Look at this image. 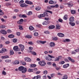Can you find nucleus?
Listing matches in <instances>:
<instances>
[{
	"instance_id": "64",
	"label": "nucleus",
	"mask_w": 79,
	"mask_h": 79,
	"mask_svg": "<svg viewBox=\"0 0 79 79\" xmlns=\"http://www.w3.org/2000/svg\"><path fill=\"white\" fill-rule=\"evenodd\" d=\"M58 59H59V60H61V56H58Z\"/></svg>"
},
{
	"instance_id": "6",
	"label": "nucleus",
	"mask_w": 79,
	"mask_h": 79,
	"mask_svg": "<svg viewBox=\"0 0 79 79\" xmlns=\"http://www.w3.org/2000/svg\"><path fill=\"white\" fill-rule=\"evenodd\" d=\"M49 45L51 47H54L55 46V43L53 42H51L49 44Z\"/></svg>"
},
{
	"instance_id": "46",
	"label": "nucleus",
	"mask_w": 79,
	"mask_h": 79,
	"mask_svg": "<svg viewBox=\"0 0 79 79\" xmlns=\"http://www.w3.org/2000/svg\"><path fill=\"white\" fill-rule=\"evenodd\" d=\"M28 44L29 45H33L34 43L32 42V41H30L28 43Z\"/></svg>"
},
{
	"instance_id": "38",
	"label": "nucleus",
	"mask_w": 79,
	"mask_h": 79,
	"mask_svg": "<svg viewBox=\"0 0 79 79\" xmlns=\"http://www.w3.org/2000/svg\"><path fill=\"white\" fill-rule=\"evenodd\" d=\"M2 51L3 53H4V52H6V49L5 48H2Z\"/></svg>"
},
{
	"instance_id": "42",
	"label": "nucleus",
	"mask_w": 79,
	"mask_h": 79,
	"mask_svg": "<svg viewBox=\"0 0 79 79\" xmlns=\"http://www.w3.org/2000/svg\"><path fill=\"white\" fill-rule=\"evenodd\" d=\"M48 56L51 58H55V56H53L50 55H48Z\"/></svg>"
},
{
	"instance_id": "63",
	"label": "nucleus",
	"mask_w": 79,
	"mask_h": 79,
	"mask_svg": "<svg viewBox=\"0 0 79 79\" xmlns=\"http://www.w3.org/2000/svg\"><path fill=\"white\" fill-rule=\"evenodd\" d=\"M22 63L23 65H26V63L25 62H23Z\"/></svg>"
},
{
	"instance_id": "25",
	"label": "nucleus",
	"mask_w": 79,
	"mask_h": 79,
	"mask_svg": "<svg viewBox=\"0 0 79 79\" xmlns=\"http://www.w3.org/2000/svg\"><path fill=\"white\" fill-rule=\"evenodd\" d=\"M43 14L44 15V17L45 16L46 17H48V16H48V13H47L46 12H44L43 13Z\"/></svg>"
},
{
	"instance_id": "26",
	"label": "nucleus",
	"mask_w": 79,
	"mask_h": 79,
	"mask_svg": "<svg viewBox=\"0 0 79 79\" xmlns=\"http://www.w3.org/2000/svg\"><path fill=\"white\" fill-rule=\"evenodd\" d=\"M64 41L65 42H70L71 40L69 39H65V40H64Z\"/></svg>"
},
{
	"instance_id": "5",
	"label": "nucleus",
	"mask_w": 79,
	"mask_h": 79,
	"mask_svg": "<svg viewBox=\"0 0 79 79\" xmlns=\"http://www.w3.org/2000/svg\"><path fill=\"white\" fill-rule=\"evenodd\" d=\"M69 66V64H64L63 66V68H64L65 69H66V68H67Z\"/></svg>"
},
{
	"instance_id": "19",
	"label": "nucleus",
	"mask_w": 79,
	"mask_h": 79,
	"mask_svg": "<svg viewBox=\"0 0 79 79\" xmlns=\"http://www.w3.org/2000/svg\"><path fill=\"white\" fill-rule=\"evenodd\" d=\"M19 64V60H15L14 62V64Z\"/></svg>"
},
{
	"instance_id": "11",
	"label": "nucleus",
	"mask_w": 79,
	"mask_h": 79,
	"mask_svg": "<svg viewBox=\"0 0 79 79\" xmlns=\"http://www.w3.org/2000/svg\"><path fill=\"white\" fill-rule=\"evenodd\" d=\"M49 21H45L43 23V25H47L49 24Z\"/></svg>"
},
{
	"instance_id": "7",
	"label": "nucleus",
	"mask_w": 79,
	"mask_h": 79,
	"mask_svg": "<svg viewBox=\"0 0 79 79\" xmlns=\"http://www.w3.org/2000/svg\"><path fill=\"white\" fill-rule=\"evenodd\" d=\"M57 35L60 37H63L64 36V35L61 33H59L57 34Z\"/></svg>"
},
{
	"instance_id": "16",
	"label": "nucleus",
	"mask_w": 79,
	"mask_h": 79,
	"mask_svg": "<svg viewBox=\"0 0 79 79\" xmlns=\"http://www.w3.org/2000/svg\"><path fill=\"white\" fill-rule=\"evenodd\" d=\"M20 6H21V7H27V5L25 3L22 4L20 5Z\"/></svg>"
},
{
	"instance_id": "9",
	"label": "nucleus",
	"mask_w": 79,
	"mask_h": 79,
	"mask_svg": "<svg viewBox=\"0 0 79 79\" xmlns=\"http://www.w3.org/2000/svg\"><path fill=\"white\" fill-rule=\"evenodd\" d=\"M24 60L25 61H28V62H31V59L28 57L25 58Z\"/></svg>"
},
{
	"instance_id": "47",
	"label": "nucleus",
	"mask_w": 79,
	"mask_h": 79,
	"mask_svg": "<svg viewBox=\"0 0 79 79\" xmlns=\"http://www.w3.org/2000/svg\"><path fill=\"white\" fill-rule=\"evenodd\" d=\"M31 66L33 68H35L36 66V65L35 64H31Z\"/></svg>"
},
{
	"instance_id": "1",
	"label": "nucleus",
	"mask_w": 79,
	"mask_h": 79,
	"mask_svg": "<svg viewBox=\"0 0 79 79\" xmlns=\"http://www.w3.org/2000/svg\"><path fill=\"white\" fill-rule=\"evenodd\" d=\"M18 69L20 71H22V73H25L27 72V68L23 66L19 67Z\"/></svg>"
},
{
	"instance_id": "61",
	"label": "nucleus",
	"mask_w": 79,
	"mask_h": 79,
	"mask_svg": "<svg viewBox=\"0 0 79 79\" xmlns=\"http://www.w3.org/2000/svg\"><path fill=\"white\" fill-rule=\"evenodd\" d=\"M24 3V0H22L19 2V3L20 4H21V3Z\"/></svg>"
},
{
	"instance_id": "28",
	"label": "nucleus",
	"mask_w": 79,
	"mask_h": 79,
	"mask_svg": "<svg viewBox=\"0 0 79 79\" xmlns=\"http://www.w3.org/2000/svg\"><path fill=\"white\" fill-rule=\"evenodd\" d=\"M65 63V62H64V61H60L59 63V64H64Z\"/></svg>"
},
{
	"instance_id": "41",
	"label": "nucleus",
	"mask_w": 79,
	"mask_h": 79,
	"mask_svg": "<svg viewBox=\"0 0 79 79\" xmlns=\"http://www.w3.org/2000/svg\"><path fill=\"white\" fill-rule=\"evenodd\" d=\"M44 34H49L50 33L48 31H45L44 32Z\"/></svg>"
},
{
	"instance_id": "40",
	"label": "nucleus",
	"mask_w": 79,
	"mask_h": 79,
	"mask_svg": "<svg viewBox=\"0 0 79 79\" xmlns=\"http://www.w3.org/2000/svg\"><path fill=\"white\" fill-rule=\"evenodd\" d=\"M17 39H14L13 40V42H14V43H16V42H17Z\"/></svg>"
},
{
	"instance_id": "37",
	"label": "nucleus",
	"mask_w": 79,
	"mask_h": 79,
	"mask_svg": "<svg viewBox=\"0 0 79 79\" xmlns=\"http://www.w3.org/2000/svg\"><path fill=\"white\" fill-rule=\"evenodd\" d=\"M19 29H20V30H23V28L22 26H21V25H19Z\"/></svg>"
},
{
	"instance_id": "3",
	"label": "nucleus",
	"mask_w": 79,
	"mask_h": 79,
	"mask_svg": "<svg viewBox=\"0 0 79 79\" xmlns=\"http://www.w3.org/2000/svg\"><path fill=\"white\" fill-rule=\"evenodd\" d=\"M19 47H20V48H21V51L23 52V51L24 49V46L22 44H20L19 45Z\"/></svg>"
},
{
	"instance_id": "54",
	"label": "nucleus",
	"mask_w": 79,
	"mask_h": 79,
	"mask_svg": "<svg viewBox=\"0 0 79 79\" xmlns=\"http://www.w3.org/2000/svg\"><path fill=\"white\" fill-rule=\"evenodd\" d=\"M48 72L47 70H45L43 72V73L44 74H47Z\"/></svg>"
},
{
	"instance_id": "59",
	"label": "nucleus",
	"mask_w": 79,
	"mask_h": 79,
	"mask_svg": "<svg viewBox=\"0 0 79 79\" xmlns=\"http://www.w3.org/2000/svg\"><path fill=\"white\" fill-rule=\"evenodd\" d=\"M27 17V15H26L23 14L22 15V18H26Z\"/></svg>"
},
{
	"instance_id": "29",
	"label": "nucleus",
	"mask_w": 79,
	"mask_h": 79,
	"mask_svg": "<svg viewBox=\"0 0 79 79\" xmlns=\"http://www.w3.org/2000/svg\"><path fill=\"white\" fill-rule=\"evenodd\" d=\"M62 79H68V75H65L63 77Z\"/></svg>"
},
{
	"instance_id": "58",
	"label": "nucleus",
	"mask_w": 79,
	"mask_h": 79,
	"mask_svg": "<svg viewBox=\"0 0 79 79\" xmlns=\"http://www.w3.org/2000/svg\"><path fill=\"white\" fill-rule=\"evenodd\" d=\"M29 49L30 50H33V49H34V48H33V47H30L29 48Z\"/></svg>"
},
{
	"instance_id": "13",
	"label": "nucleus",
	"mask_w": 79,
	"mask_h": 79,
	"mask_svg": "<svg viewBox=\"0 0 79 79\" xmlns=\"http://www.w3.org/2000/svg\"><path fill=\"white\" fill-rule=\"evenodd\" d=\"M43 17H45V16H44V15L43 14H40L38 16V18L40 19L41 18H42Z\"/></svg>"
},
{
	"instance_id": "21",
	"label": "nucleus",
	"mask_w": 79,
	"mask_h": 79,
	"mask_svg": "<svg viewBox=\"0 0 79 79\" xmlns=\"http://www.w3.org/2000/svg\"><path fill=\"white\" fill-rule=\"evenodd\" d=\"M36 10L37 11H39V10H40L41 9V7L40 6H37L35 8Z\"/></svg>"
},
{
	"instance_id": "18",
	"label": "nucleus",
	"mask_w": 79,
	"mask_h": 79,
	"mask_svg": "<svg viewBox=\"0 0 79 79\" xmlns=\"http://www.w3.org/2000/svg\"><path fill=\"white\" fill-rule=\"evenodd\" d=\"M55 27L54 25L50 26L48 27V28L49 29H54Z\"/></svg>"
},
{
	"instance_id": "22",
	"label": "nucleus",
	"mask_w": 79,
	"mask_h": 79,
	"mask_svg": "<svg viewBox=\"0 0 79 79\" xmlns=\"http://www.w3.org/2000/svg\"><path fill=\"white\" fill-rule=\"evenodd\" d=\"M69 24L71 25L72 26H75V23L74 22H69Z\"/></svg>"
},
{
	"instance_id": "24",
	"label": "nucleus",
	"mask_w": 79,
	"mask_h": 79,
	"mask_svg": "<svg viewBox=\"0 0 79 79\" xmlns=\"http://www.w3.org/2000/svg\"><path fill=\"white\" fill-rule=\"evenodd\" d=\"M8 37L9 38H14L15 35H13L11 34L8 35Z\"/></svg>"
},
{
	"instance_id": "53",
	"label": "nucleus",
	"mask_w": 79,
	"mask_h": 79,
	"mask_svg": "<svg viewBox=\"0 0 79 79\" xmlns=\"http://www.w3.org/2000/svg\"><path fill=\"white\" fill-rule=\"evenodd\" d=\"M16 35H18V36H19V35H20V34H21V33H20V32H17L16 33Z\"/></svg>"
},
{
	"instance_id": "44",
	"label": "nucleus",
	"mask_w": 79,
	"mask_h": 79,
	"mask_svg": "<svg viewBox=\"0 0 79 79\" xmlns=\"http://www.w3.org/2000/svg\"><path fill=\"white\" fill-rule=\"evenodd\" d=\"M6 27L5 25H2L1 26H0V28H1L2 29H3L4 28H5V27Z\"/></svg>"
},
{
	"instance_id": "15",
	"label": "nucleus",
	"mask_w": 79,
	"mask_h": 79,
	"mask_svg": "<svg viewBox=\"0 0 79 79\" xmlns=\"http://www.w3.org/2000/svg\"><path fill=\"white\" fill-rule=\"evenodd\" d=\"M9 56H2L1 58L2 59H6L7 58H8Z\"/></svg>"
},
{
	"instance_id": "36",
	"label": "nucleus",
	"mask_w": 79,
	"mask_h": 79,
	"mask_svg": "<svg viewBox=\"0 0 79 79\" xmlns=\"http://www.w3.org/2000/svg\"><path fill=\"white\" fill-rule=\"evenodd\" d=\"M5 61L6 63H10L11 62V60H9L8 59L6 60H5Z\"/></svg>"
},
{
	"instance_id": "2",
	"label": "nucleus",
	"mask_w": 79,
	"mask_h": 79,
	"mask_svg": "<svg viewBox=\"0 0 79 79\" xmlns=\"http://www.w3.org/2000/svg\"><path fill=\"white\" fill-rule=\"evenodd\" d=\"M39 64L42 66H44L46 64V63L44 61H40L39 62Z\"/></svg>"
},
{
	"instance_id": "43",
	"label": "nucleus",
	"mask_w": 79,
	"mask_h": 79,
	"mask_svg": "<svg viewBox=\"0 0 79 79\" xmlns=\"http://www.w3.org/2000/svg\"><path fill=\"white\" fill-rule=\"evenodd\" d=\"M64 61H65V62H69V61L68 60V59L67 58H65L64 59Z\"/></svg>"
},
{
	"instance_id": "31",
	"label": "nucleus",
	"mask_w": 79,
	"mask_h": 79,
	"mask_svg": "<svg viewBox=\"0 0 79 79\" xmlns=\"http://www.w3.org/2000/svg\"><path fill=\"white\" fill-rule=\"evenodd\" d=\"M71 13L72 15H74V14H76V11L74 10H71Z\"/></svg>"
},
{
	"instance_id": "52",
	"label": "nucleus",
	"mask_w": 79,
	"mask_h": 79,
	"mask_svg": "<svg viewBox=\"0 0 79 79\" xmlns=\"http://www.w3.org/2000/svg\"><path fill=\"white\" fill-rule=\"evenodd\" d=\"M28 71L29 72H33V69H29L28 70Z\"/></svg>"
},
{
	"instance_id": "30",
	"label": "nucleus",
	"mask_w": 79,
	"mask_h": 79,
	"mask_svg": "<svg viewBox=\"0 0 79 79\" xmlns=\"http://www.w3.org/2000/svg\"><path fill=\"white\" fill-rule=\"evenodd\" d=\"M2 74H3L4 76H6V73L5 71L3 70L2 72Z\"/></svg>"
},
{
	"instance_id": "60",
	"label": "nucleus",
	"mask_w": 79,
	"mask_h": 79,
	"mask_svg": "<svg viewBox=\"0 0 79 79\" xmlns=\"http://www.w3.org/2000/svg\"><path fill=\"white\" fill-rule=\"evenodd\" d=\"M67 5L69 6V7H71V6H72V5L71 4H70V3H67Z\"/></svg>"
},
{
	"instance_id": "57",
	"label": "nucleus",
	"mask_w": 79,
	"mask_h": 79,
	"mask_svg": "<svg viewBox=\"0 0 79 79\" xmlns=\"http://www.w3.org/2000/svg\"><path fill=\"white\" fill-rule=\"evenodd\" d=\"M14 11L15 12V13H17V12H19V10H18V9H15L14 10Z\"/></svg>"
},
{
	"instance_id": "55",
	"label": "nucleus",
	"mask_w": 79,
	"mask_h": 79,
	"mask_svg": "<svg viewBox=\"0 0 79 79\" xmlns=\"http://www.w3.org/2000/svg\"><path fill=\"white\" fill-rule=\"evenodd\" d=\"M32 14V11H30L28 12V15H31Z\"/></svg>"
},
{
	"instance_id": "35",
	"label": "nucleus",
	"mask_w": 79,
	"mask_h": 79,
	"mask_svg": "<svg viewBox=\"0 0 79 79\" xmlns=\"http://www.w3.org/2000/svg\"><path fill=\"white\" fill-rule=\"evenodd\" d=\"M25 37H26V38H27V39H31V38H32V37L31 35H27Z\"/></svg>"
},
{
	"instance_id": "49",
	"label": "nucleus",
	"mask_w": 79,
	"mask_h": 79,
	"mask_svg": "<svg viewBox=\"0 0 79 79\" xmlns=\"http://www.w3.org/2000/svg\"><path fill=\"white\" fill-rule=\"evenodd\" d=\"M34 35L35 36H38L39 35V34L38 33L35 32L34 33Z\"/></svg>"
},
{
	"instance_id": "27",
	"label": "nucleus",
	"mask_w": 79,
	"mask_h": 79,
	"mask_svg": "<svg viewBox=\"0 0 79 79\" xmlns=\"http://www.w3.org/2000/svg\"><path fill=\"white\" fill-rule=\"evenodd\" d=\"M30 52L32 54V55H37V53H36L35 52H34V51H30Z\"/></svg>"
},
{
	"instance_id": "32",
	"label": "nucleus",
	"mask_w": 79,
	"mask_h": 79,
	"mask_svg": "<svg viewBox=\"0 0 79 79\" xmlns=\"http://www.w3.org/2000/svg\"><path fill=\"white\" fill-rule=\"evenodd\" d=\"M49 4H51V5H52V4H53L54 3V1L52 0H50L49 1Z\"/></svg>"
},
{
	"instance_id": "51",
	"label": "nucleus",
	"mask_w": 79,
	"mask_h": 79,
	"mask_svg": "<svg viewBox=\"0 0 79 79\" xmlns=\"http://www.w3.org/2000/svg\"><path fill=\"white\" fill-rule=\"evenodd\" d=\"M7 32L8 33H11V30H7Z\"/></svg>"
},
{
	"instance_id": "23",
	"label": "nucleus",
	"mask_w": 79,
	"mask_h": 79,
	"mask_svg": "<svg viewBox=\"0 0 79 79\" xmlns=\"http://www.w3.org/2000/svg\"><path fill=\"white\" fill-rule=\"evenodd\" d=\"M29 29L30 30V31H33L34 30V27H32V26H30L29 27Z\"/></svg>"
},
{
	"instance_id": "39",
	"label": "nucleus",
	"mask_w": 79,
	"mask_h": 79,
	"mask_svg": "<svg viewBox=\"0 0 79 79\" xmlns=\"http://www.w3.org/2000/svg\"><path fill=\"white\" fill-rule=\"evenodd\" d=\"M46 12H47V13H50V14H52L53 13L52 11L50 10H46Z\"/></svg>"
},
{
	"instance_id": "17",
	"label": "nucleus",
	"mask_w": 79,
	"mask_h": 79,
	"mask_svg": "<svg viewBox=\"0 0 79 79\" xmlns=\"http://www.w3.org/2000/svg\"><path fill=\"white\" fill-rule=\"evenodd\" d=\"M69 20L70 21H71V22H73V21H74V17H71L69 19Z\"/></svg>"
},
{
	"instance_id": "34",
	"label": "nucleus",
	"mask_w": 79,
	"mask_h": 79,
	"mask_svg": "<svg viewBox=\"0 0 79 79\" xmlns=\"http://www.w3.org/2000/svg\"><path fill=\"white\" fill-rule=\"evenodd\" d=\"M52 40L54 41H56L58 40V38L56 37H53L52 38Z\"/></svg>"
},
{
	"instance_id": "56",
	"label": "nucleus",
	"mask_w": 79,
	"mask_h": 79,
	"mask_svg": "<svg viewBox=\"0 0 79 79\" xmlns=\"http://www.w3.org/2000/svg\"><path fill=\"white\" fill-rule=\"evenodd\" d=\"M58 21L59 22H60V23H62L63 22V20L61 19H59L58 20Z\"/></svg>"
},
{
	"instance_id": "50",
	"label": "nucleus",
	"mask_w": 79,
	"mask_h": 79,
	"mask_svg": "<svg viewBox=\"0 0 79 79\" xmlns=\"http://www.w3.org/2000/svg\"><path fill=\"white\" fill-rule=\"evenodd\" d=\"M10 54L11 55H13L14 54V52L13 51H11L10 52Z\"/></svg>"
},
{
	"instance_id": "20",
	"label": "nucleus",
	"mask_w": 79,
	"mask_h": 79,
	"mask_svg": "<svg viewBox=\"0 0 79 79\" xmlns=\"http://www.w3.org/2000/svg\"><path fill=\"white\" fill-rule=\"evenodd\" d=\"M61 28V26L58 24L56 25V29H60Z\"/></svg>"
},
{
	"instance_id": "4",
	"label": "nucleus",
	"mask_w": 79,
	"mask_h": 79,
	"mask_svg": "<svg viewBox=\"0 0 79 79\" xmlns=\"http://www.w3.org/2000/svg\"><path fill=\"white\" fill-rule=\"evenodd\" d=\"M13 50L16 52L19 51V48H18V46H14L13 48Z\"/></svg>"
},
{
	"instance_id": "14",
	"label": "nucleus",
	"mask_w": 79,
	"mask_h": 79,
	"mask_svg": "<svg viewBox=\"0 0 79 79\" xmlns=\"http://www.w3.org/2000/svg\"><path fill=\"white\" fill-rule=\"evenodd\" d=\"M23 21H24V20L23 19H21L19 20V21L17 22V23L19 24H21V22H23Z\"/></svg>"
},
{
	"instance_id": "12",
	"label": "nucleus",
	"mask_w": 79,
	"mask_h": 79,
	"mask_svg": "<svg viewBox=\"0 0 79 79\" xmlns=\"http://www.w3.org/2000/svg\"><path fill=\"white\" fill-rule=\"evenodd\" d=\"M45 60H47V61H52V59L49 58V57L48 56H46V57H45Z\"/></svg>"
},
{
	"instance_id": "45",
	"label": "nucleus",
	"mask_w": 79,
	"mask_h": 79,
	"mask_svg": "<svg viewBox=\"0 0 79 79\" xmlns=\"http://www.w3.org/2000/svg\"><path fill=\"white\" fill-rule=\"evenodd\" d=\"M59 61V59L57 57H56V58L54 59V61Z\"/></svg>"
},
{
	"instance_id": "62",
	"label": "nucleus",
	"mask_w": 79,
	"mask_h": 79,
	"mask_svg": "<svg viewBox=\"0 0 79 79\" xmlns=\"http://www.w3.org/2000/svg\"><path fill=\"white\" fill-rule=\"evenodd\" d=\"M32 79H39V78H38L37 77L35 76Z\"/></svg>"
},
{
	"instance_id": "10",
	"label": "nucleus",
	"mask_w": 79,
	"mask_h": 79,
	"mask_svg": "<svg viewBox=\"0 0 79 79\" xmlns=\"http://www.w3.org/2000/svg\"><path fill=\"white\" fill-rule=\"evenodd\" d=\"M1 33H2V34H4V35H6V34H7L6 31L5 30H1Z\"/></svg>"
},
{
	"instance_id": "8",
	"label": "nucleus",
	"mask_w": 79,
	"mask_h": 79,
	"mask_svg": "<svg viewBox=\"0 0 79 79\" xmlns=\"http://www.w3.org/2000/svg\"><path fill=\"white\" fill-rule=\"evenodd\" d=\"M25 3L26 4H27L28 5H32L33 3L31 2V1H30L28 0H26L25 1Z\"/></svg>"
},
{
	"instance_id": "48",
	"label": "nucleus",
	"mask_w": 79,
	"mask_h": 79,
	"mask_svg": "<svg viewBox=\"0 0 79 79\" xmlns=\"http://www.w3.org/2000/svg\"><path fill=\"white\" fill-rule=\"evenodd\" d=\"M46 42L45 41H41L40 44H45Z\"/></svg>"
},
{
	"instance_id": "33",
	"label": "nucleus",
	"mask_w": 79,
	"mask_h": 79,
	"mask_svg": "<svg viewBox=\"0 0 79 79\" xmlns=\"http://www.w3.org/2000/svg\"><path fill=\"white\" fill-rule=\"evenodd\" d=\"M64 19L65 20H67L68 19V15H65L64 17Z\"/></svg>"
}]
</instances>
